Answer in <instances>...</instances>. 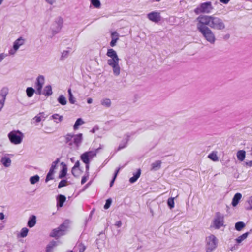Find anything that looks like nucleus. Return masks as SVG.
I'll list each match as a JSON object with an SVG mask.
<instances>
[{
  "label": "nucleus",
  "instance_id": "0eeeda50",
  "mask_svg": "<svg viewBox=\"0 0 252 252\" xmlns=\"http://www.w3.org/2000/svg\"><path fill=\"white\" fill-rule=\"evenodd\" d=\"M206 252H212L217 247L218 240L214 235H210L206 238Z\"/></svg>",
  "mask_w": 252,
  "mask_h": 252
},
{
  "label": "nucleus",
  "instance_id": "dca6fc26",
  "mask_svg": "<svg viewBox=\"0 0 252 252\" xmlns=\"http://www.w3.org/2000/svg\"><path fill=\"white\" fill-rule=\"evenodd\" d=\"M44 83V78L43 76H39L36 79V93L38 95L41 94V90L43 87V85Z\"/></svg>",
  "mask_w": 252,
  "mask_h": 252
},
{
  "label": "nucleus",
  "instance_id": "2f4dec72",
  "mask_svg": "<svg viewBox=\"0 0 252 252\" xmlns=\"http://www.w3.org/2000/svg\"><path fill=\"white\" fill-rule=\"evenodd\" d=\"M51 118L52 119L54 120V121L57 123L62 122L63 120V117L59 115L58 114L52 115Z\"/></svg>",
  "mask_w": 252,
  "mask_h": 252
},
{
  "label": "nucleus",
  "instance_id": "4c0bfd02",
  "mask_svg": "<svg viewBox=\"0 0 252 252\" xmlns=\"http://www.w3.org/2000/svg\"><path fill=\"white\" fill-rule=\"evenodd\" d=\"M208 158L214 161L219 160L216 152H213L208 155Z\"/></svg>",
  "mask_w": 252,
  "mask_h": 252
},
{
  "label": "nucleus",
  "instance_id": "cd10ccee",
  "mask_svg": "<svg viewBox=\"0 0 252 252\" xmlns=\"http://www.w3.org/2000/svg\"><path fill=\"white\" fill-rule=\"evenodd\" d=\"M246 155V152L244 150H239L237 153V157L238 160L242 161L244 160Z\"/></svg>",
  "mask_w": 252,
  "mask_h": 252
},
{
  "label": "nucleus",
  "instance_id": "79ce46f5",
  "mask_svg": "<svg viewBox=\"0 0 252 252\" xmlns=\"http://www.w3.org/2000/svg\"><path fill=\"white\" fill-rule=\"evenodd\" d=\"M29 232V229L27 228L26 227L23 228L20 232V233L19 234L20 237L22 238H24L26 237L28 235Z\"/></svg>",
  "mask_w": 252,
  "mask_h": 252
},
{
  "label": "nucleus",
  "instance_id": "ddd939ff",
  "mask_svg": "<svg viewBox=\"0 0 252 252\" xmlns=\"http://www.w3.org/2000/svg\"><path fill=\"white\" fill-rule=\"evenodd\" d=\"M8 88L7 87L2 88L0 91V112L2 110L6 100V97L8 94Z\"/></svg>",
  "mask_w": 252,
  "mask_h": 252
},
{
  "label": "nucleus",
  "instance_id": "72a5a7b5",
  "mask_svg": "<svg viewBox=\"0 0 252 252\" xmlns=\"http://www.w3.org/2000/svg\"><path fill=\"white\" fill-rule=\"evenodd\" d=\"M84 123V122L81 118H78L77 119L75 123V124L73 126V129L76 130L78 129L79 126L83 125Z\"/></svg>",
  "mask_w": 252,
  "mask_h": 252
},
{
  "label": "nucleus",
  "instance_id": "69168bd1",
  "mask_svg": "<svg viewBox=\"0 0 252 252\" xmlns=\"http://www.w3.org/2000/svg\"><path fill=\"white\" fill-rule=\"evenodd\" d=\"M230 250L231 251H233L234 250V248L233 247H232L231 249H230Z\"/></svg>",
  "mask_w": 252,
  "mask_h": 252
},
{
  "label": "nucleus",
  "instance_id": "c756f323",
  "mask_svg": "<svg viewBox=\"0 0 252 252\" xmlns=\"http://www.w3.org/2000/svg\"><path fill=\"white\" fill-rule=\"evenodd\" d=\"M101 104L105 107L109 108L111 106V101L109 98H104L101 100Z\"/></svg>",
  "mask_w": 252,
  "mask_h": 252
},
{
  "label": "nucleus",
  "instance_id": "6e6d98bb",
  "mask_svg": "<svg viewBox=\"0 0 252 252\" xmlns=\"http://www.w3.org/2000/svg\"><path fill=\"white\" fill-rule=\"evenodd\" d=\"M79 167H80V162L79 161H77V162H75L74 166L72 168H80Z\"/></svg>",
  "mask_w": 252,
  "mask_h": 252
},
{
  "label": "nucleus",
  "instance_id": "f8f14e48",
  "mask_svg": "<svg viewBox=\"0 0 252 252\" xmlns=\"http://www.w3.org/2000/svg\"><path fill=\"white\" fill-rule=\"evenodd\" d=\"M24 43L25 39L23 37H20L18 38L14 42L13 48L9 50V54L11 55H14L19 47L23 45Z\"/></svg>",
  "mask_w": 252,
  "mask_h": 252
},
{
  "label": "nucleus",
  "instance_id": "864d4df0",
  "mask_svg": "<svg viewBox=\"0 0 252 252\" xmlns=\"http://www.w3.org/2000/svg\"><path fill=\"white\" fill-rule=\"evenodd\" d=\"M86 164L85 168H86V172L85 174H89V163H85Z\"/></svg>",
  "mask_w": 252,
  "mask_h": 252
},
{
  "label": "nucleus",
  "instance_id": "1a4fd4ad",
  "mask_svg": "<svg viewBox=\"0 0 252 252\" xmlns=\"http://www.w3.org/2000/svg\"><path fill=\"white\" fill-rule=\"evenodd\" d=\"M100 149V148H99L94 151L84 153L80 156L81 159L84 163H90V161L96 155Z\"/></svg>",
  "mask_w": 252,
  "mask_h": 252
},
{
  "label": "nucleus",
  "instance_id": "c03bdc74",
  "mask_svg": "<svg viewBox=\"0 0 252 252\" xmlns=\"http://www.w3.org/2000/svg\"><path fill=\"white\" fill-rule=\"evenodd\" d=\"M76 248L79 252H84L86 249L85 246L82 243H78L76 245Z\"/></svg>",
  "mask_w": 252,
  "mask_h": 252
},
{
  "label": "nucleus",
  "instance_id": "f03ea898",
  "mask_svg": "<svg viewBox=\"0 0 252 252\" xmlns=\"http://www.w3.org/2000/svg\"><path fill=\"white\" fill-rule=\"evenodd\" d=\"M63 137L65 144L72 150H78L83 141V135L81 133L77 134L67 133Z\"/></svg>",
  "mask_w": 252,
  "mask_h": 252
},
{
  "label": "nucleus",
  "instance_id": "9b49d317",
  "mask_svg": "<svg viewBox=\"0 0 252 252\" xmlns=\"http://www.w3.org/2000/svg\"><path fill=\"white\" fill-rule=\"evenodd\" d=\"M63 24V19L62 17H58L53 25L52 32L53 34H56L59 33L62 28Z\"/></svg>",
  "mask_w": 252,
  "mask_h": 252
},
{
  "label": "nucleus",
  "instance_id": "0e129e2a",
  "mask_svg": "<svg viewBox=\"0 0 252 252\" xmlns=\"http://www.w3.org/2000/svg\"><path fill=\"white\" fill-rule=\"evenodd\" d=\"M250 166H252V161H250L249 162L246 163Z\"/></svg>",
  "mask_w": 252,
  "mask_h": 252
},
{
  "label": "nucleus",
  "instance_id": "a211bd4d",
  "mask_svg": "<svg viewBox=\"0 0 252 252\" xmlns=\"http://www.w3.org/2000/svg\"><path fill=\"white\" fill-rule=\"evenodd\" d=\"M112 40L110 43V45L111 47H114L116 45L117 41L119 40V34L116 32H113L111 33Z\"/></svg>",
  "mask_w": 252,
  "mask_h": 252
},
{
  "label": "nucleus",
  "instance_id": "603ef678",
  "mask_svg": "<svg viewBox=\"0 0 252 252\" xmlns=\"http://www.w3.org/2000/svg\"><path fill=\"white\" fill-rule=\"evenodd\" d=\"M45 1L50 5H53L54 4L57 0H44Z\"/></svg>",
  "mask_w": 252,
  "mask_h": 252
},
{
  "label": "nucleus",
  "instance_id": "aec40b11",
  "mask_svg": "<svg viewBox=\"0 0 252 252\" xmlns=\"http://www.w3.org/2000/svg\"><path fill=\"white\" fill-rule=\"evenodd\" d=\"M242 197V195L240 193H236L232 201V205L233 206L235 207L237 206V205L239 203V202L240 200L241 199Z\"/></svg>",
  "mask_w": 252,
  "mask_h": 252
},
{
  "label": "nucleus",
  "instance_id": "58836bf2",
  "mask_svg": "<svg viewBox=\"0 0 252 252\" xmlns=\"http://www.w3.org/2000/svg\"><path fill=\"white\" fill-rule=\"evenodd\" d=\"M34 92L35 90L32 87H28L26 89L27 95L29 97H32Z\"/></svg>",
  "mask_w": 252,
  "mask_h": 252
},
{
  "label": "nucleus",
  "instance_id": "8fccbe9b",
  "mask_svg": "<svg viewBox=\"0 0 252 252\" xmlns=\"http://www.w3.org/2000/svg\"><path fill=\"white\" fill-rule=\"evenodd\" d=\"M89 176V174H85L84 176L82 177L81 183L82 185H83L87 180L88 177Z\"/></svg>",
  "mask_w": 252,
  "mask_h": 252
},
{
  "label": "nucleus",
  "instance_id": "49530a36",
  "mask_svg": "<svg viewBox=\"0 0 252 252\" xmlns=\"http://www.w3.org/2000/svg\"><path fill=\"white\" fill-rule=\"evenodd\" d=\"M91 3L96 8H99L100 2L99 0H91Z\"/></svg>",
  "mask_w": 252,
  "mask_h": 252
},
{
  "label": "nucleus",
  "instance_id": "a19ab883",
  "mask_svg": "<svg viewBox=\"0 0 252 252\" xmlns=\"http://www.w3.org/2000/svg\"><path fill=\"white\" fill-rule=\"evenodd\" d=\"M39 181V177L37 175L32 176L30 178V181L32 184H35V183H37Z\"/></svg>",
  "mask_w": 252,
  "mask_h": 252
},
{
  "label": "nucleus",
  "instance_id": "7ed1b4c3",
  "mask_svg": "<svg viewBox=\"0 0 252 252\" xmlns=\"http://www.w3.org/2000/svg\"><path fill=\"white\" fill-rule=\"evenodd\" d=\"M106 55L110 59L107 60V64L112 68L115 76H118L120 73V67L119 64V58L116 52L112 48L107 49Z\"/></svg>",
  "mask_w": 252,
  "mask_h": 252
},
{
  "label": "nucleus",
  "instance_id": "a878e982",
  "mask_svg": "<svg viewBox=\"0 0 252 252\" xmlns=\"http://www.w3.org/2000/svg\"><path fill=\"white\" fill-rule=\"evenodd\" d=\"M42 94L45 96H50L52 94V87L50 85H47L45 87Z\"/></svg>",
  "mask_w": 252,
  "mask_h": 252
},
{
  "label": "nucleus",
  "instance_id": "f704fd0d",
  "mask_svg": "<svg viewBox=\"0 0 252 252\" xmlns=\"http://www.w3.org/2000/svg\"><path fill=\"white\" fill-rule=\"evenodd\" d=\"M245 207L247 210H252V196L247 200L245 204Z\"/></svg>",
  "mask_w": 252,
  "mask_h": 252
},
{
  "label": "nucleus",
  "instance_id": "13d9d810",
  "mask_svg": "<svg viewBox=\"0 0 252 252\" xmlns=\"http://www.w3.org/2000/svg\"><path fill=\"white\" fill-rule=\"evenodd\" d=\"M230 0H220V2L224 4H227Z\"/></svg>",
  "mask_w": 252,
  "mask_h": 252
},
{
  "label": "nucleus",
  "instance_id": "473e14b6",
  "mask_svg": "<svg viewBox=\"0 0 252 252\" xmlns=\"http://www.w3.org/2000/svg\"><path fill=\"white\" fill-rule=\"evenodd\" d=\"M249 234V232H246L242 234V235L239 236L236 239V241L237 243H240L241 242H242L243 240L246 239L248 236Z\"/></svg>",
  "mask_w": 252,
  "mask_h": 252
},
{
  "label": "nucleus",
  "instance_id": "c85d7f7f",
  "mask_svg": "<svg viewBox=\"0 0 252 252\" xmlns=\"http://www.w3.org/2000/svg\"><path fill=\"white\" fill-rule=\"evenodd\" d=\"M129 136L127 135L126 138L121 142L118 148V150H120L126 146L127 142L129 140Z\"/></svg>",
  "mask_w": 252,
  "mask_h": 252
},
{
  "label": "nucleus",
  "instance_id": "de8ad7c7",
  "mask_svg": "<svg viewBox=\"0 0 252 252\" xmlns=\"http://www.w3.org/2000/svg\"><path fill=\"white\" fill-rule=\"evenodd\" d=\"M119 170H120V168H119L118 169H117L116 171H115V173L114 174V177L112 179V180H111V181L110 182V187H112L114 184V181L117 176V174L118 173H119Z\"/></svg>",
  "mask_w": 252,
  "mask_h": 252
},
{
  "label": "nucleus",
  "instance_id": "b1692460",
  "mask_svg": "<svg viewBox=\"0 0 252 252\" xmlns=\"http://www.w3.org/2000/svg\"><path fill=\"white\" fill-rule=\"evenodd\" d=\"M57 242L56 241H51L46 247V252H52L54 248L57 246Z\"/></svg>",
  "mask_w": 252,
  "mask_h": 252
},
{
  "label": "nucleus",
  "instance_id": "5701e85b",
  "mask_svg": "<svg viewBox=\"0 0 252 252\" xmlns=\"http://www.w3.org/2000/svg\"><path fill=\"white\" fill-rule=\"evenodd\" d=\"M161 161L160 160H157L151 164V170L157 171L161 167Z\"/></svg>",
  "mask_w": 252,
  "mask_h": 252
},
{
  "label": "nucleus",
  "instance_id": "20e7f679",
  "mask_svg": "<svg viewBox=\"0 0 252 252\" xmlns=\"http://www.w3.org/2000/svg\"><path fill=\"white\" fill-rule=\"evenodd\" d=\"M198 30L203 35L205 39L211 44H214L216 41V37L213 31L204 24L198 22L197 25Z\"/></svg>",
  "mask_w": 252,
  "mask_h": 252
},
{
  "label": "nucleus",
  "instance_id": "a18cd8bd",
  "mask_svg": "<svg viewBox=\"0 0 252 252\" xmlns=\"http://www.w3.org/2000/svg\"><path fill=\"white\" fill-rule=\"evenodd\" d=\"M167 204L170 209L174 207V198H169L167 200Z\"/></svg>",
  "mask_w": 252,
  "mask_h": 252
},
{
  "label": "nucleus",
  "instance_id": "f257e3e1",
  "mask_svg": "<svg viewBox=\"0 0 252 252\" xmlns=\"http://www.w3.org/2000/svg\"><path fill=\"white\" fill-rule=\"evenodd\" d=\"M198 22L209 26L211 28L217 30H223L225 25L222 20L214 16L200 15L197 18Z\"/></svg>",
  "mask_w": 252,
  "mask_h": 252
},
{
  "label": "nucleus",
  "instance_id": "bb28decb",
  "mask_svg": "<svg viewBox=\"0 0 252 252\" xmlns=\"http://www.w3.org/2000/svg\"><path fill=\"white\" fill-rule=\"evenodd\" d=\"M36 217L34 215L31 216L28 220V226L30 227H33L36 224Z\"/></svg>",
  "mask_w": 252,
  "mask_h": 252
},
{
  "label": "nucleus",
  "instance_id": "3c124183",
  "mask_svg": "<svg viewBox=\"0 0 252 252\" xmlns=\"http://www.w3.org/2000/svg\"><path fill=\"white\" fill-rule=\"evenodd\" d=\"M66 181L65 180H62L60 181L58 185V188H61L66 186Z\"/></svg>",
  "mask_w": 252,
  "mask_h": 252
},
{
  "label": "nucleus",
  "instance_id": "39448f33",
  "mask_svg": "<svg viewBox=\"0 0 252 252\" xmlns=\"http://www.w3.org/2000/svg\"><path fill=\"white\" fill-rule=\"evenodd\" d=\"M69 224V221L66 220L61 224L58 228L54 229L50 234L52 237L59 238L63 235L66 231Z\"/></svg>",
  "mask_w": 252,
  "mask_h": 252
},
{
  "label": "nucleus",
  "instance_id": "2eb2a0df",
  "mask_svg": "<svg viewBox=\"0 0 252 252\" xmlns=\"http://www.w3.org/2000/svg\"><path fill=\"white\" fill-rule=\"evenodd\" d=\"M147 18L149 20L158 23L161 20V16L159 12L157 11H153L147 14Z\"/></svg>",
  "mask_w": 252,
  "mask_h": 252
},
{
  "label": "nucleus",
  "instance_id": "ea45409f",
  "mask_svg": "<svg viewBox=\"0 0 252 252\" xmlns=\"http://www.w3.org/2000/svg\"><path fill=\"white\" fill-rule=\"evenodd\" d=\"M71 173L74 177H78L81 174V170L80 168H72Z\"/></svg>",
  "mask_w": 252,
  "mask_h": 252
},
{
  "label": "nucleus",
  "instance_id": "09e8293b",
  "mask_svg": "<svg viewBox=\"0 0 252 252\" xmlns=\"http://www.w3.org/2000/svg\"><path fill=\"white\" fill-rule=\"evenodd\" d=\"M111 203H112V200L110 198L106 200V203L104 206V208L105 209H108L110 207V206L111 204Z\"/></svg>",
  "mask_w": 252,
  "mask_h": 252
},
{
  "label": "nucleus",
  "instance_id": "9d476101",
  "mask_svg": "<svg viewBox=\"0 0 252 252\" xmlns=\"http://www.w3.org/2000/svg\"><path fill=\"white\" fill-rule=\"evenodd\" d=\"M224 215L220 213L217 212L216 213L215 217L213 220V225L215 229H219L221 227L224 225Z\"/></svg>",
  "mask_w": 252,
  "mask_h": 252
},
{
  "label": "nucleus",
  "instance_id": "bf43d9fd",
  "mask_svg": "<svg viewBox=\"0 0 252 252\" xmlns=\"http://www.w3.org/2000/svg\"><path fill=\"white\" fill-rule=\"evenodd\" d=\"M4 218V215L3 213H0V220H3Z\"/></svg>",
  "mask_w": 252,
  "mask_h": 252
},
{
  "label": "nucleus",
  "instance_id": "e433bc0d",
  "mask_svg": "<svg viewBox=\"0 0 252 252\" xmlns=\"http://www.w3.org/2000/svg\"><path fill=\"white\" fill-rule=\"evenodd\" d=\"M68 95H69V102L71 104H74L75 103V102H76V99L73 96V94H72L71 89L69 88L68 90Z\"/></svg>",
  "mask_w": 252,
  "mask_h": 252
},
{
  "label": "nucleus",
  "instance_id": "c9c22d12",
  "mask_svg": "<svg viewBox=\"0 0 252 252\" xmlns=\"http://www.w3.org/2000/svg\"><path fill=\"white\" fill-rule=\"evenodd\" d=\"M245 226V224L242 221H239L235 223V228L237 231H241Z\"/></svg>",
  "mask_w": 252,
  "mask_h": 252
},
{
  "label": "nucleus",
  "instance_id": "774afa93",
  "mask_svg": "<svg viewBox=\"0 0 252 252\" xmlns=\"http://www.w3.org/2000/svg\"><path fill=\"white\" fill-rule=\"evenodd\" d=\"M156 1H160L161 0H155Z\"/></svg>",
  "mask_w": 252,
  "mask_h": 252
},
{
  "label": "nucleus",
  "instance_id": "680f3d73",
  "mask_svg": "<svg viewBox=\"0 0 252 252\" xmlns=\"http://www.w3.org/2000/svg\"><path fill=\"white\" fill-rule=\"evenodd\" d=\"M93 102V100L92 98H89L87 99V103H89V104H91Z\"/></svg>",
  "mask_w": 252,
  "mask_h": 252
},
{
  "label": "nucleus",
  "instance_id": "37998d69",
  "mask_svg": "<svg viewBox=\"0 0 252 252\" xmlns=\"http://www.w3.org/2000/svg\"><path fill=\"white\" fill-rule=\"evenodd\" d=\"M34 119L36 123H39L41 121H43L45 119V117L43 116V113H40L39 115L36 116Z\"/></svg>",
  "mask_w": 252,
  "mask_h": 252
},
{
  "label": "nucleus",
  "instance_id": "6e6552de",
  "mask_svg": "<svg viewBox=\"0 0 252 252\" xmlns=\"http://www.w3.org/2000/svg\"><path fill=\"white\" fill-rule=\"evenodd\" d=\"M8 137L12 144L17 145L22 142L23 134L18 130L12 131L8 133Z\"/></svg>",
  "mask_w": 252,
  "mask_h": 252
},
{
  "label": "nucleus",
  "instance_id": "423d86ee",
  "mask_svg": "<svg viewBox=\"0 0 252 252\" xmlns=\"http://www.w3.org/2000/svg\"><path fill=\"white\" fill-rule=\"evenodd\" d=\"M213 9V7L211 2L208 1L200 4L199 6L194 10V12L196 14L201 13L209 14L212 12Z\"/></svg>",
  "mask_w": 252,
  "mask_h": 252
},
{
  "label": "nucleus",
  "instance_id": "4be33fe9",
  "mask_svg": "<svg viewBox=\"0 0 252 252\" xmlns=\"http://www.w3.org/2000/svg\"><path fill=\"white\" fill-rule=\"evenodd\" d=\"M70 48H67V50H63L62 53H61V57L60 58V61H64V60H65L66 58H67L70 54Z\"/></svg>",
  "mask_w": 252,
  "mask_h": 252
},
{
  "label": "nucleus",
  "instance_id": "7c9ffc66",
  "mask_svg": "<svg viewBox=\"0 0 252 252\" xmlns=\"http://www.w3.org/2000/svg\"><path fill=\"white\" fill-rule=\"evenodd\" d=\"M58 102L61 104L62 105H65L67 103V100L65 97L61 94L60 95L57 99Z\"/></svg>",
  "mask_w": 252,
  "mask_h": 252
},
{
  "label": "nucleus",
  "instance_id": "4d7b16f0",
  "mask_svg": "<svg viewBox=\"0 0 252 252\" xmlns=\"http://www.w3.org/2000/svg\"><path fill=\"white\" fill-rule=\"evenodd\" d=\"M6 57V55L3 54L1 53L0 54V62Z\"/></svg>",
  "mask_w": 252,
  "mask_h": 252
},
{
  "label": "nucleus",
  "instance_id": "338daca9",
  "mask_svg": "<svg viewBox=\"0 0 252 252\" xmlns=\"http://www.w3.org/2000/svg\"><path fill=\"white\" fill-rule=\"evenodd\" d=\"M3 0H0V5L1 4Z\"/></svg>",
  "mask_w": 252,
  "mask_h": 252
},
{
  "label": "nucleus",
  "instance_id": "393cba45",
  "mask_svg": "<svg viewBox=\"0 0 252 252\" xmlns=\"http://www.w3.org/2000/svg\"><path fill=\"white\" fill-rule=\"evenodd\" d=\"M61 164L63 165V168L59 175V178L60 179L66 176L67 171L66 165L63 162H62Z\"/></svg>",
  "mask_w": 252,
  "mask_h": 252
},
{
  "label": "nucleus",
  "instance_id": "412c9836",
  "mask_svg": "<svg viewBox=\"0 0 252 252\" xmlns=\"http://www.w3.org/2000/svg\"><path fill=\"white\" fill-rule=\"evenodd\" d=\"M141 175V169H138L136 173H133V176L129 179V182L131 183H135L139 178Z\"/></svg>",
  "mask_w": 252,
  "mask_h": 252
},
{
  "label": "nucleus",
  "instance_id": "052dcab7",
  "mask_svg": "<svg viewBox=\"0 0 252 252\" xmlns=\"http://www.w3.org/2000/svg\"><path fill=\"white\" fill-rule=\"evenodd\" d=\"M96 129H97H97H98V127H97V128L94 127V128H93L91 130V132L92 133H95V130H96Z\"/></svg>",
  "mask_w": 252,
  "mask_h": 252
},
{
  "label": "nucleus",
  "instance_id": "4468645a",
  "mask_svg": "<svg viewBox=\"0 0 252 252\" xmlns=\"http://www.w3.org/2000/svg\"><path fill=\"white\" fill-rule=\"evenodd\" d=\"M59 158H57L55 161L52 162L49 172L48 173L45 179L46 182H47L49 180H51L53 179V175L54 173V170L57 168V165L58 163L59 162Z\"/></svg>",
  "mask_w": 252,
  "mask_h": 252
},
{
  "label": "nucleus",
  "instance_id": "6ab92c4d",
  "mask_svg": "<svg viewBox=\"0 0 252 252\" xmlns=\"http://www.w3.org/2000/svg\"><path fill=\"white\" fill-rule=\"evenodd\" d=\"M66 200V197L65 196L60 194L58 195L57 197V207H62L63 206V203Z\"/></svg>",
  "mask_w": 252,
  "mask_h": 252
},
{
  "label": "nucleus",
  "instance_id": "5fc2aeb1",
  "mask_svg": "<svg viewBox=\"0 0 252 252\" xmlns=\"http://www.w3.org/2000/svg\"><path fill=\"white\" fill-rule=\"evenodd\" d=\"M122 222L121 220H119L116 222L115 225L117 227H120L122 226Z\"/></svg>",
  "mask_w": 252,
  "mask_h": 252
},
{
  "label": "nucleus",
  "instance_id": "f3484780",
  "mask_svg": "<svg viewBox=\"0 0 252 252\" xmlns=\"http://www.w3.org/2000/svg\"><path fill=\"white\" fill-rule=\"evenodd\" d=\"M8 154H5L4 156H3L0 159L1 163L5 167H9L11 166V160L8 157Z\"/></svg>",
  "mask_w": 252,
  "mask_h": 252
},
{
  "label": "nucleus",
  "instance_id": "e2e57ef3",
  "mask_svg": "<svg viewBox=\"0 0 252 252\" xmlns=\"http://www.w3.org/2000/svg\"><path fill=\"white\" fill-rule=\"evenodd\" d=\"M229 37H230L229 34H226L224 36V38L226 40V39H228L229 38Z\"/></svg>",
  "mask_w": 252,
  "mask_h": 252
}]
</instances>
